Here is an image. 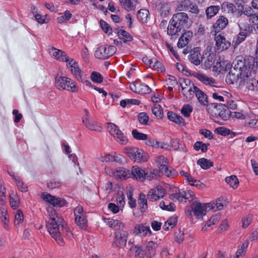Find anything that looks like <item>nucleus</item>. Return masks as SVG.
<instances>
[{"label":"nucleus","instance_id":"33","mask_svg":"<svg viewBox=\"0 0 258 258\" xmlns=\"http://www.w3.org/2000/svg\"><path fill=\"white\" fill-rule=\"evenodd\" d=\"M99 161L103 162H121L122 161V156L120 155H117L115 153L114 154H108L104 156H101L98 158Z\"/></svg>","mask_w":258,"mask_h":258},{"label":"nucleus","instance_id":"60","mask_svg":"<svg viewBox=\"0 0 258 258\" xmlns=\"http://www.w3.org/2000/svg\"><path fill=\"white\" fill-rule=\"evenodd\" d=\"M90 78L91 80L96 83H101L103 81V77L101 75L96 72H93L91 73Z\"/></svg>","mask_w":258,"mask_h":258},{"label":"nucleus","instance_id":"34","mask_svg":"<svg viewBox=\"0 0 258 258\" xmlns=\"http://www.w3.org/2000/svg\"><path fill=\"white\" fill-rule=\"evenodd\" d=\"M83 122L85 126L91 131H99L101 130V126L98 125L95 121L90 119L88 117H85L83 119Z\"/></svg>","mask_w":258,"mask_h":258},{"label":"nucleus","instance_id":"62","mask_svg":"<svg viewBox=\"0 0 258 258\" xmlns=\"http://www.w3.org/2000/svg\"><path fill=\"white\" fill-rule=\"evenodd\" d=\"M24 220V216L22 211L18 210L15 215V224L19 225L22 223Z\"/></svg>","mask_w":258,"mask_h":258},{"label":"nucleus","instance_id":"32","mask_svg":"<svg viewBox=\"0 0 258 258\" xmlns=\"http://www.w3.org/2000/svg\"><path fill=\"white\" fill-rule=\"evenodd\" d=\"M228 20L224 16H220L213 26L215 33H219L228 24Z\"/></svg>","mask_w":258,"mask_h":258},{"label":"nucleus","instance_id":"27","mask_svg":"<svg viewBox=\"0 0 258 258\" xmlns=\"http://www.w3.org/2000/svg\"><path fill=\"white\" fill-rule=\"evenodd\" d=\"M231 67L230 63L227 61H217L214 62L213 66V71L217 73H222L227 71Z\"/></svg>","mask_w":258,"mask_h":258},{"label":"nucleus","instance_id":"31","mask_svg":"<svg viewBox=\"0 0 258 258\" xmlns=\"http://www.w3.org/2000/svg\"><path fill=\"white\" fill-rule=\"evenodd\" d=\"M167 115L168 119L171 121L174 122L180 126L185 125L184 119L180 115L172 111H168Z\"/></svg>","mask_w":258,"mask_h":258},{"label":"nucleus","instance_id":"25","mask_svg":"<svg viewBox=\"0 0 258 258\" xmlns=\"http://www.w3.org/2000/svg\"><path fill=\"white\" fill-rule=\"evenodd\" d=\"M121 8L127 12L135 11L139 5L138 0H119Z\"/></svg>","mask_w":258,"mask_h":258},{"label":"nucleus","instance_id":"14","mask_svg":"<svg viewBox=\"0 0 258 258\" xmlns=\"http://www.w3.org/2000/svg\"><path fill=\"white\" fill-rule=\"evenodd\" d=\"M41 198L54 207H61L67 204V202L64 199L53 196L47 192L42 193Z\"/></svg>","mask_w":258,"mask_h":258},{"label":"nucleus","instance_id":"53","mask_svg":"<svg viewBox=\"0 0 258 258\" xmlns=\"http://www.w3.org/2000/svg\"><path fill=\"white\" fill-rule=\"evenodd\" d=\"M138 119L139 122L144 125H148L149 124V116L148 114L145 112L140 113L138 115Z\"/></svg>","mask_w":258,"mask_h":258},{"label":"nucleus","instance_id":"35","mask_svg":"<svg viewBox=\"0 0 258 258\" xmlns=\"http://www.w3.org/2000/svg\"><path fill=\"white\" fill-rule=\"evenodd\" d=\"M0 219L3 223L4 228L6 230H8L9 218L7 213V210L4 206L0 207Z\"/></svg>","mask_w":258,"mask_h":258},{"label":"nucleus","instance_id":"44","mask_svg":"<svg viewBox=\"0 0 258 258\" xmlns=\"http://www.w3.org/2000/svg\"><path fill=\"white\" fill-rule=\"evenodd\" d=\"M248 245V243L246 241L242 243V244L238 247L234 258H242L246 253Z\"/></svg>","mask_w":258,"mask_h":258},{"label":"nucleus","instance_id":"49","mask_svg":"<svg viewBox=\"0 0 258 258\" xmlns=\"http://www.w3.org/2000/svg\"><path fill=\"white\" fill-rule=\"evenodd\" d=\"M146 141V144L148 146L155 148H163L164 147L163 143L158 142L153 138L147 137Z\"/></svg>","mask_w":258,"mask_h":258},{"label":"nucleus","instance_id":"45","mask_svg":"<svg viewBox=\"0 0 258 258\" xmlns=\"http://www.w3.org/2000/svg\"><path fill=\"white\" fill-rule=\"evenodd\" d=\"M198 165L205 170L208 169L213 166V163L210 160L203 158L199 159L197 161Z\"/></svg>","mask_w":258,"mask_h":258},{"label":"nucleus","instance_id":"58","mask_svg":"<svg viewBox=\"0 0 258 258\" xmlns=\"http://www.w3.org/2000/svg\"><path fill=\"white\" fill-rule=\"evenodd\" d=\"M132 136L138 140L145 141L147 139V135L146 134L139 132L137 130H134L132 131Z\"/></svg>","mask_w":258,"mask_h":258},{"label":"nucleus","instance_id":"47","mask_svg":"<svg viewBox=\"0 0 258 258\" xmlns=\"http://www.w3.org/2000/svg\"><path fill=\"white\" fill-rule=\"evenodd\" d=\"M153 114L158 118H162L163 116V111L160 105L155 104L152 107Z\"/></svg>","mask_w":258,"mask_h":258},{"label":"nucleus","instance_id":"11","mask_svg":"<svg viewBox=\"0 0 258 258\" xmlns=\"http://www.w3.org/2000/svg\"><path fill=\"white\" fill-rule=\"evenodd\" d=\"M66 62L67 68L76 80L84 73L80 68L78 62L73 58L69 57Z\"/></svg>","mask_w":258,"mask_h":258},{"label":"nucleus","instance_id":"28","mask_svg":"<svg viewBox=\"0 0 258 258\" xmlns=\"http://www.w3.org/2000/svg\"><path fill=\"white\" fill-rule=\"evenodd\" d=\"M158 245L152 241L147 242L144 247V251L148 257H151L156 253V248Z\"/></svg>","mask_w":258,"mask_h":258},{"label":"nucleus","instance_id":"15","mask_svg":"<svg viewBox=\"0 0 258 258\" xmlns=\"http://www.w3.org/2000/svg\"><path fill=\"white\" fill-rule=\"evenodd\" d=\"M128 233L127 231L117 232L114 234V239L112 246L114 247H124L126 243Z\"/></svg>","mask_w":258,"mask_h":258},{"label":"nucleus","instance_id":"61","mask_svg":"<svg viewBox=\"0 0 258 258\" xmlns=\"http://www.w3.org/2000/svg\"><path fill=\"white\" fill-rule=\"evenodd\" d=\"M100 23L102 29L106 34L108 35L112 34V29L108 24L103 20H100Z\"/></svg>","mask_w":258,"mask_h":258},{"label":"nucleus","instance_id":"6","mask_svg":"<svg viewBox=\"0 0 258 258\" xmlns=\"http://www.w3.org/2000/svg\"><path fill=\"white\" fill-rule=\"evenodd\" d=\"M107 129L110 134L118 143L122 145L127 143V138L116 125L112 123H108Z\"/></svg>","mask_w":258,"mask_h":258},{"label":"nucleus","instance_id":"63","mask_svg":"<svg viewBox=\"0 0 258 258\" xmlns=\"http://www.w3.org/2000/svg\"><path fill=\"white\" fill-rule=\"evenodd\" d=\"M249 21L252 24L255 32L258 33V16L255 14L250 15Z\"/></svg>","mask_w":258,"mask_h":258},{"label":"nucleus","instance_id":"18","mask_svg":"<svg viewBox=\"0 0 258 258\" xmlns=\"http://www.w3.org/2000/svg\"><path fill=\"white\" fill-rule=\"evenodd\" d=\"M165 194L164 189L161 186H157L149 190L147 198L149 201L154 202L162 198Z\"/></svg>","mask_w":258,"mask_h":258},{"label":"nucleus","instance_id":"3","mask_svg":"<svg viewBox=\"0 0 258 258\" xmlns=\"http://www.w3.org/2000/svg\"><path fill=\"white\" fill-rule=\"evenodd\" d=\"M55 85L59 90H66L71 93L79 92V88L76 82L71 78L66 76H57L55 78Z\"/></svg>","mask_w":258,"mask_h":258},{"label":"nucleus","instance_id":"21","mask_svg":"<svg viewBox=\"0 0 258 258\" xmlns=\"http://www.w3.org/2000/svg\"><path fill=\"white\" fill-rule=\"evenodd\" d=\"M130 88L132 91L138 94H148L151 91V88L148 85L139 82L131 83Z\"/></svg>","mask_w":258,"mask_h":258},{"label":"nucleus","instance_id":"42","mask_svg":"<svg viewBox=\"0 0 258 258\" xmlns=\"http://www.w3.org/2000/svg\"><path fill=\"white\" fill-rule=\"evenodd\" d=\"M225 182L233 189L237 188L239 185L238 179L235 175H231L225 179Z\"/></svg>","mask_w":258,"mask_h":258},{"label":"nucleus","instance_id":"39","mask_svg":"<svg viewBox=\"0 0 258 258\" xmlns=\"http://www.w3.org/2000/svg\"><path fill=\"white\" fill-rule=\"evenodd\" d=\"M195 94L196 95L198 101L202 105L204 106L208 105V96L203 91L198 88L195 93Z\"/></svg>","mask_w":258,"mask_h":258},{"label":"nucleus","instance_id":"50","mask_svg":"<svg viewBox=\"0 0 258 258\" xmlns=\"http://www.w3.org/2000/svg\"><path fill=\"white\" fill-rule=\"evenodd\" d=\"M193 110L192 107L190 104H184L181 109V113L185 117H189Z\"/></svg>","mask_w":258,"mask_h":258},{"label":"nucleus","instance_id":"8","mask_svg":"<svg viewBox=\"0 0 258 258\" xmlns=\"http://www.w3.org/2000/svg\"><path fill=\"white\" fill-rule=\"evenodd\" d=\"M107 129L110 134L118 143L122 145L127 143V138L116 125L112 123H108Z\"/></svg>","mask_w":258,"mask_h":258},{"label":"nucleus","instance_id":"37","mask_svg":"<svg viewBox=\"0 0 258 258\" xmlns=\"http://www.w3.org/2000/svg\"><path fill=\"white\" fill-rule=\"evenodd\" d=\"M182 29L178 25L170 20L167 28V34L171 36L178 35Z\"/></svg>","mask_w":258,"mask_h":258},{"label":"nucleus","instance_id":"29","mask_svg":"<svg viewBox=\"0 0 258 258\" xmlns=\"http://www.w3.org/2000/svg\"><path fill=\"white\" fill-rule=\"evenodd\" d=\"M193 33L190 31L185 32L179 38L177 46L179 48H183L189 42V40L192 37Z\"/></svg>","mask_w":258,"mask_h":258},{"label":"nucleus","instance_id":"16","mask_svg":"<svg viewBox=\"0 0 258 258\" xmlns=\"http://www.w3.org/2000/svg\"><path fill=\"white\" fill-rule=\"evenodd\" d=\"M215 41L217 49L220 51L227 49L231 45L221 33H215Z\"/></svg>","mask_w":258,"mask_h":258},{"label":"nucleus","instance_id":"40","mask_svg":"<svg viewBox=\"0 0 258 258\" xmlns=\"http://www.w3.org/2000/svg\"><path fill=\"white\" fill-rule=\"evenodd\" d=\"M155 162L160 171L167 167L169 165L167 158L162 155L157 156L155 159Z\"/></svg>","mask_w":258,"mask_h":258},{"label":"nucleus","instance_id":"24","mask_svg":"<svg viewBox=\"0 0 258 258\" xmlns=\"http://www.w3.org/2000/svg\"><path fill=\"white\" fill-rule=\"evenodd\" d=\"M102 220L108 227L115 230H121L124 227V224L117 219L110 218H103Z\"/></svg>","mask_w":258,"mask_h":258},{"label":"nucleus","instance_id":"36","mask_svg":"<svg viewBox=\"0 0 258 258\" xmlns=\"http://www.w3.org/2000/svg\"><path fill=\"white\" fill-rule=\"evenodd\" d=\"M114 176L117 178L126 179L131 176V174L128 170L120 167L115 170Z\"/></svg>","mask_w":258,"mask_h":258},{"label":"nucleus","instance_id":"10","mask_svg":"<svg viewBox=\"0 0 258 258\" xmlns=\"http://www.w3.org/2000/svg\"><path fill=\"white\" fill-rule=\"evenodd\" d=\"M74 213L75 217V223L80 228L85 229L87 227V219L85 212L81 206L76 207Z\"/></svg>","mask_w":258,"mask_h":258},{"label":"nucleus","instance_id":"56","mask_svg":"<svg viewBox=\"0 0 258 258\" xmlns=\"http://www.w3.org/2000/svg\"><path fill=\"white\" fill-rule=\"evenodd\" d=\"M182 191L175 189L174 192L171 195L170 198L173 201H178L179 202L183 201Z\"/></svg>","mask_w":258,"mask_h":258},{"label":"nucleus","instance_id":"43","mask_svg":"<svg viewBox=\"0 0 258 258\" xmlns=\"http://www.w3.org/2000/svg\"><path fill=\"white\" fill-rule=\"evenodd\" d=\"M149 12L146 9H141L137 13V18L142 23L147 22L149 18Z\"/></svg>","mask_w":258,"mask_h":258},{"label":"nucleus","instance_id":"7","mask_svg":"<svg viewBox=\"0 0 258 258\" xmlns=\"http://www.w3.org/2000/svg\"><path fill=\"white\" fill-rule=\"evenodd\" d=\"M107 129L110 134L118 143L122 145L127 143V138L116 125L112 123H108Z\"/></svg>","mask_w":258,"mask_h":258},{"label":"nucleus","instance_id":"55","mask_svg":"<svg viewBox=\"0 0 258 258\" xmlns=\"http://www.w3.org/2000/svg\"><path fill=\"white\" fill-rule=\"evenodd\" d=\"M138 201L139 204L141 209H142V211H145L148 207L147 201L145 195L141 194L139 197Z\"/></svg>","mask_w":258,"mask_h":258},{"label":"nucleus","instance_id":"30","mask_svg":"<svg viewBox=\"0 0 258 258\" xmlns=\"http://www.w3.org/2000/svg\"><path fill=\"white\" fill-rule=\"evenodd\" d=\"M133 232L137 235L142 236H146L148 234H149V235H151L152 234L149 227L141 224H137L135 226Z\"/></svg>","mask_w":258,"mask_h":258},{"label":"nucleus","instance_id":"5","mask_svg":"<svg viewBox=\"0 0 258 258\" xmlns=\"http://www.w3.org/2000/svg\"><path fill=\"white\" fill-rule=\"evenodd\" d=\"M181 92L186 100H191L194 96L197 87L188 79L181 80L180 82Z\"/></svg>","mask_w":258,"mask_h":258},{"label":"nucleus","instance_id":"17","mask_svg":"<svg viewBox=\"0 0 258 258\" xmlns=\"http://www.w3.org/2000/svg\"><path fill=\"white\" fill-rule=\"evenodd\" d=\"M192 75L195 78L205 85L211 87H217V83L216 82L215 80L211 77H209L201 72H196Z\"/></svg>","mask_w":258,"mask_h":258},{"label":"nucleus","instance_id":"48","mask_svg":"<svg viewBox=\"0 0 258 258\" xmlns=\"http://www.w3.org/2000/svg\"><path fill=\"white\" fill-rule=\"evenodd\" d=\"M130 250L132 254L137 258H142L143 256V251L140 246L133 245L130 248Z\"/></svg>","mask_w":258,"mask_h":258},{"label":"nucleus","instance_id":"57","mask_svg":"<svg viewBox=\"0 0 258 258\" xmlns=\"http://www.w3.org/2000/svg\"><path fill=\"white\" fill-rule=\"evenodd\" d=\"M72 17V14L69 11H66L63 15L57 17V22L58 23H63L69 20Z\"/></svg>","mask_w":258,"mask_h":258},{"label":"nucleus","instance_id":"13","mask_svg":"<svg viewBox=\"0 0 258 258\" xmlns=\"http://www.w3.org/2000/svg\"><path fill=\"white\" fill-rule=\"evenodd\" d=\"M206 211L205 204L195 202L192 204L191 210L189 212V215L190 217L195 216L197 218H200L206 215Z\"/></svg>","mask_w":258,"mask_h":258},{"label":"nucleus","instance_id":"22","mask_svg":"<svg viewBox=\"0 0 258 258\" xmlns=\"http://www.w3.org/2000/svg\"><path fill=\"white\" fill-rule=\"evenodd\" d=\"M222 9L224 12L232 14L237 17L241 16L243 14V9H236L233 4L228 2L223 3L222 5Z\"/></svg>","mask_w":258,"mask_h":258},{"label":"nucleus","instance_id":"51","mask_svg":"<svg viewBox=\"0 0 258 258\" xmlns=\"http://www.w3.org/2000/svg\"><path fill=\"white\" fill-rule=\"evenodd\" d=\"M10 202L12 208L16 209L20 206V199L17 195L12 194L10 197Z\"/></svg>","mask_w":258,"mask_h":258},{"label":"nucleus","instance_id":"38","mask_svg":"<svg viewBox=\"0 0 258 258\" xmlns=\"http://www.w3.org/2000/svg\"><path fill=\"white\" fill-rule=\"evenodd\" d=\"M201 53L199 48H195L189 55L190 61L196 66L200 64L201 62Z\"/></svg>","mask_w":258,"mask_h":258},{"label":"nucleus","instance_id":"23","mask_svg":"<svg viewBox=\"0 0 258 258\" xmlns=\"http://www.w3.org/2000/svg\"><path fill=\"white\" fill-rule=\"evenodd\" d=\"M144 62L148 64L150 68H152L158 72L163 73L165 72V69L162 64L158 61L156 58H149L144 57L143 59Z\"/></svg>","mask_w":258,"mask_h":258},{"label":"nucleus","instance_id":"20","mask_svg":"<svg viewBox=\"0 0 258 258\" xmlns=\"http://www.w3.org/2000/svg\"><path fill=\"white\" fill-rule=\"evenodd\" d=\"M48 52L52 58L60 61L66 62L69 58L66 52L53 47L49 48Z\"/></svg>","mask_w":258,"mask_h":258},{"label":"nucleus","instance_id":"9","mask_svg":"<svg viewBox=\"0 0 258 258\" xmlns=\"http://www.w3.org/2000/svg\"><path fill=\"white\" fill-rule=\"evenodd\" d=\"M116 51V48L113 45H102L95 51L94 55L98 59H104L113 55Z\"/></svg>","mask_w":258,"mask_h":258},{"label":"nucleus","instance_id":"41","mask_svg":"<svg viewBox=\"0 0 258 258\" xmlns=\"http://www.w3.org/2000/svg\"><path fill=\"white\" fill-rule=\"evenodd\" d=\"M115 32L117 33L118 36L123 40L124 42L133 40V37L125 30L122 29H115Z\"/></svg>","mask_w":258,"mask_h":258},{"label":"nucleus","instance_id":"2","mask_svg":"<svg viewBox=\"0 0 258 258\" xmlns=\"http://www.w3.org/2000/svg\"><path fill=\"white\" fill-rule=\"evenodd\" d=\"M47 211L50 218L46 223L48 231L57 243L59 245L62 246L64 242L60 235L70 236L72 235L71 231L64 224L63 218L58 215L53 208H48Z\"/></svg>","mask_w":258,"mask_h":258},{"label":"nucleus","instance_id":"1","mask_svg":"<svg viewBox=\"0 0 258 258\" xmlns=\"http://www.w3.org/2000/svg\"><path fill=\"white\" fill-rule=\"evenodd\" d=\"M252 56L244 58L237 56L233 62L234 67L226 77V82L229 84L236 82L239 87L246 86L250 90L258 89V80L255 78L257 65Z\"/></svg>","mask_w":258,"mask_h":258},{"label":"nucleus","instance_id":"46","mask_svg":"<svg viewBox=\"0 0 258 258\" xmlns=\"http://www.w3.org/2000/svg\"><path fill=\"white\" fill-rule=\"evenodd\" d=\"M160 172H161L166 176L170 178H173L178 175L177 172L171 166H170L169 165L162 170Z\"/></svg>","mask_w":258,"mask_h":258},{"label":"nucleus","instance_id":"54","mask_svg":"<svg viewBox=\"0 0 258 258\" xmlns=\"http://www.w3.org/2000/svg\"><path fill=\"white\" fill-rule=\"evenodd\" d=\"M246 38V33L244 32H240L233 40V43L235 47L243 42Z\"/></svg>","mask_w":258,"mask_h":258},{"label":"nucleus","instance_id":"59","mask_svg":"<svg viewBox=\"0 0 258 258\" xmlns=\"http://www.w3.org/2000/svg\"><path fill=\"white\" fill-rule=\"evenodd\" d=\"M160 171L158 169H154L149 172L146 173V179L151 180L155 179L160 176Z\"/></svg>","mask_w":258,"mask_h":258},{"label":"nucleus","instance_id":"26","mask_svg":"<svg viewBox=\"0 0 258 258\" xmlns=\"http://www.w3.org/2000/svg\"><path fill=\"white\" fill-rule=\"evenodd\" d=\"M131 175L133 176L134 179L140 182H143L146 179V172L145 170L138 166H133L132 167Z\"/></svg>","mask_w":258,"mask_h":258},{"label":"nucleus","instance_id":"19","mask_svg":"<svg viewBox=\"0 0 258 258\" xmlns=\"http://www.w3.org/2000/svg\"><path fill=\"white\" fill-rule=\"evenodd\" d=\"M171 20L181 28L183 29L187 26L188 16L183 12L178 13L174 15Z\"/></svg>","mask_w":258,"mask_h":258},{"label":"nucleus","instance_id":"12","mask_svg":"<svg viewBox=\"0 0 258 258\" xmlns=\"http://www.w3.org/2000/svg\"><path fill=\"white\" fill-rule=\"evenodd\" d=\"M216 58V54L213 52H210L208 49H206L201 57L203 68L205 70L209 69L213 66Z\"/></svg>","mask_w":258,"mask_h":258},{"label":"nucleus","instance_id":"64","mask_svg":"<svg viewBox=\"0 0 258 258\" xmlns=\"http://www.w3.org/2000/svg\"><path fill=\"white\" fill-rule=\"evenodd\" d=\"M160 13L163 17H166L169 13V7L166 4H163L160 7Z\"/></svg>","mask_w":258,"mask_h":258},{"label":"nucleus","instance_id":"4","mask_svg":"<svg viewBox=\"0 0 258 258\" xmlns=\"http://www.w3.org/2000/svg\"><path fill=\"white\" fill-rule=\"evenodd\" d=\"M125 153L131 160L138 163L146 162L149 159V156L147 153L137 148H126Z\"/></svg>","mask_w":258,"mask_h":258},{"label":"nucleus","instance_id":"52","mask_svg":"<svg viewBox=\"0 0 258 258\" xmlns=\"http://www.w3.org/2000/svg\"><path fill=\"white\" fill-rule=\"evenodd\" d=\"M219 11V7L216 6H212L206 10V15L208 18H211L216 15Z\"/></svg>","mask_w":258,"mask_h":258}]
</instances>
